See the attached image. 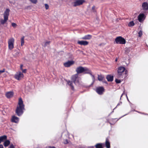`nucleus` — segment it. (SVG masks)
I'll return each mask as SVG.
<instances>
[{
    "label": "nucleus",
    "mask_w": 148,
    "mask_h": 148,
    "mask_svg": "<svg viewBox=\"0 0 148 148\" xmlns=\"http://www.w3.org/2000/svg\"><path fill=\"white\" fill-rule=\"evenodd\" d=\"M23 67V65L22 64L21 65V66H20V69H21V70H22L23 69V68H22Z\"/></svg>",
    "instance_id": "obj_37"
},
{
    "label": "nucleus",
    "mask_w": 148,
    "mask_h": 148,
    "mask_svg": "<svg viewBox=\"0 0 148 148\" xmlns=\"http://www.w3.org/2000/svg\"><path fill=\"white\" fill-rule=\"evenodd\" d=\"M18 105V106L17 107L16 112L18 116H20L23 114V110L25 109L24 105L21 98L19 99Z\"/></svg>",
    "instance_id": "obj_1"
},
{
    "label": "nucleus",
    "mask_w": 148,
    "mask_h": 148,
    "mask_svg": "<svg viewBox=\"0 0 148 148\" xmlns=\"http://www.w3.org/2000/svg\"><path fill=\"white\" fill-rule=\"evenodd\" d=\"M106 79L108 82H112L113 80V77L110 75H108L106 77Z\"/></svg>",
    "instance_id": "obj_16"
},
{
    "label": "nucleus",
    "mask_w": 148,
    "mask_h": 148,
    "mask_svg": "<svg viewBox=\"0 0 148 148\" xmlns=\"http://www.w3.org/2000/svg\"><path fill=\"white\" fill-rule=\"evenodd\" d=\"M105 145L107 148H110V143L109 142L107 138L106 139V140Z\"/></svg>",
    "instance_id": "obj_18"
},
{
    "label": "nucleus",
    "mask_w": 148,
    "mask_h": 148,
    "mask_svg": "<svg viewBox=\"0 0 148 148\" xmlns=\"http://www.w3.org/2000/svg\"><path fill=\"white\" fill-rule=\"evenodd\" d=\"M143 9L144 10H148V4L147 2H144L142 5Z\"/></svg>",
    "instance_id": "obj_14"
},
{
    "label": "nucleus",
    "mask_w": 148,
    "mask_h": 148,
    "mask_svg": "<svg viewBox=\"0 0 148 148\" xmlns=\"http://www.w3.org/2000/svg\"><path fill=\"white\" fill-rule=\"evenodd\" d=\"M138 34L139 36L140 37L142 36V35L143 34L142 32V31H140L139 32Z\"/></svg>",
    "instance_id": "obj_27"
},
{
    "label": "nucleus",
    "mask_w": 148,
    "mask_h": 148,
    "mask_svg": "<svg viewBox=\"0 0 148 148\" xmlns=\"http://www.w3.org/2000/svg\"><path fill=\"white\" fill-rule=\"evenodd\" d=\"M50 42V41H47L46 42L45 44V47L47 46L49 44Z\"/></svg>",
    "instance_id": "obj_29"
},
{
    "label": "nucleus",
    "mask_w": 148,
    "mask_h": 148,
    "mask_svg": "<svg viewBox=\"0 0 148 148\" xmlns=\"http://www.w3.org/2000/svg\"><path fill=\"white\" fill-rule=\"evenodd\" d=\"M4 18V20L2 19L1 21V24H4L8 20V18Z\"/></svg>",
    "instance_id": "obj_25"
},
{
    "label": "nucleus",
    "mask_w": 148,
    "mask_h": 148,
    "mask_svg": "<svg viewBox=\"0 0 148 148\" xmlns=\"http://www.w3.org/2000/svg\"><path fill=\"white\" fill-rule=\"evenodd\" d=\"M127 100H128V97H127Z\"/></svg>",
    "instance_id": "obj_41"
},
{
    "label": "nucleus",
    "mask_w": 148,
    "mask_h": 148,
    "mask_svg": "<svg viewBox=\"0 0 148 148\" xmlns=\"http://www.w3.org/2000/svg\"><path fill=\"white\" fill-rule=\"evenodd\" d=\"M5 69H3L2 70H0V75L5 72Z\"/></svg>",
    "instance_id": "obj_33"
},
{
    "label": "nucleus",
    "mask_w": 148,
    "mask_h": 148,
    "mask_svg": "<svg viewBox=\"0 0 148 148\" xmlns=\"http://www.w3.org/2000/svg\"><path fill=\"white\" fill-rule=\"evenodd\" d=\"M76 71L77 72V74H78L82 73H90L93 79L94 80L95 79L94 76L92 75L90 71L87 68L83 67L82 66H79L76 69Z\"/></svg>",
    "instance_id": "obj_2"
},
{
    "label": "nucleus",
    "mask_w": 148,
    "mask_h": 148,
    "mask_svg": "<svg viewBox=\"0 0 148 148\" xmlns=\"http://www.w3.org/2000/svg\"><path fill=\"white\" fill-rule=\"evenodd\" d=\"M92 10H94L95 9V7L94 6L92 7Z\"/></svg>",
    "instance_id": "obj_40"
},
{
    "label": "nucleus",
    "mask_w": 148,
    "mask_h": 148,
    "mask_svg": "<svg viewBox=\"0 0 148 148\" xmlns=\"http://www.w3.org/2000/svg\"><path fill=\"white\" fill-rule=\"evenodd\" d=\"M115 42L117 44H124L125 43V39L121 36L117 37L115 39Z\"/></svg>",
    "instance_id": "obj_5"
},
{
    "label": "nucleus",
    "mask_w": 148,
    "mask_h": 148,
    "mask_svg": "<svg viewBox=\"0 0 148 148\" xmlns=\"http://www.w3.org/2000/svg\"><path fill=\"white\" fill-rule=\"evenodd\" d=\"M14 95V92L12 91H10L7 92L6 93V96L8 98L12 97Z\"/></svg>",
    "instance_id": "obj_12"
},
{
    "label": "nucleus",
    "mask_w": 148,
    "mask_h": 148,
    "mask_svg": "<svg viewBox=\"0 0 148 148\" xmlns=\"http://www.w3.org/2000/svg\"><path fill=\"white\" fill-rule=\"evenodd\" d=\"M125 68L122 66H120L118 68L117 75L118 78H123L124 75L125 76L127 72L125 71Z\"/></svg>",
    "instance_id": "obj_3"
},
{
    "label": "nucleus",
    "mask_w": 148,
    "mask_h": 148,
    "mask_svg": "<svg viewBox=\"0 0 148 148\" xmlns=\"http://www.w3.org/2000/svg\"><path fill=\"white\" fill-rule=\"evenodd\" d=\"M68 84L71 87V89L72 90L74 89V87L73 85L72 82L71 81H69L67 82Z\"/></svg>",
    "instance_id": "obj_23"
},
{
    "label": "nucleus",
    "mask_w": 148,
    "mask_h": 148,
    "mask_svg": "<svg viewBox=\"0 0 148 148\" xmlns=\"http://www.w3.org/2000/svg\"><path fill=\"white\" fill-rule=\"evenodd\" d=\"M104 78V76L101 75H98V80L99 81H102Z\"/></svg>",
    "instance_id": "obj_22"
},
{
    "label": "nucleus",
    "mask_w": 148,
    "mask_h": 148,
    "mask_svg": "<svg viewBox=\"0 0 148 148\" xmlns=\"http://www.w3.org/2000/svg\"><path fill=\"white\" fill-rule=\"evenodd\" d=\"M7 137L6 135H4L0 137V139L1 142L3 141L4 140L7 139Z\"/></svg>",
    "instance_id": "obj_21"
},
{
    "label": "nucleus",
    "mask_w": 148,
    "mask_h": 148,
    "mask_svg": "<svg viewBox=\"0 0 148 148\" xmlns=\"http://www.w3.org/2000/svg\"><path fill=\"white\" fill-rule=\"evenodd\" d=\"M92 36L90 35H87L82 38V39L84 40H89L91 38Z\"/></svg>",
    "instance_id": "obj_17"
},
{
    "label": "nucleus",
    "mask_w": 148,
    "mask_h": 148,
    "mask_svg": "<svg viewBox=\"0 0 148 148\" xmlns=\"http://www.w3.org/2000/svg\"><path fill=\"white\" fill-rule=\"evenodd\" d=\"M71 79L73 82L76 85L80 84V79L78 77L77 74L73 75Z\"/></svg>",
    "instance_id": "obj_4"
},
{
    "label": "nucleus",
    "mask_w": 148,
    "mask_h": 148,
    "mask_svg": "<svg viewBox=\"0 0 148 148\" xmlns=\"http://www.w3.org/2000/svg\"><path fill=\"white\" fill-rule=\"evenodd\" d=\"M10 144V141L8 140H5L4 143V145L5 147L8 146Z\"/></svg>",
    "instance_id": "obj_20"
},
{
    "label": "nucleus",
    "mask_w": 148,
    "mask_h": 148,
    "mask_svg": "<svg viewBox=\"0 0 148 148\" xmlns=\"http://www.w3.org/2000/svg\"><path fill=\"white\" fill-rule=\"evenodd\" d=\"M0 148H4L2 145H0Z\"/></svg>",
    "instance_id": "obj_38"
},
{
    "label": "nucleus",
    "mask_w": 148,
    "mask_h": 148,
    "mask_svg": "<svg viewBox=\"0 0 148 148\" xmlns=\"http://www.w3.org/2000/svg\"><path fill=\"white\" fill-rule=\"evenodd\" d=\"M22 72L24 73H26V69H23L22 70Z\"/></svg>",
    "instance_id": "obj_34"
},
{
    "label": "nucleus",
    "mask_w": 148,
    "mask_h": 148,
    "mask_svg": "<svg viewBox=\"0 0 148 148\" xmlns=\"http://www.w3.org/2000/svg\"><path fill=\"white\" fill-rule=\"evenodd\" d=\"M12 25L14 27H16V24L14 23H12Z\"/></svg>",
    "instance_id": "obj_32"
},
{
    "label": "nucleus",
    "mask_w": 148,
    "mask_h": 148,
    "mask_svg": "<svg viewBox=\"0 0 148 148\" xmlns=\"http://www.w3.org/2000/svg\"><path fill=\"white\" fill-rule=\"evenodd\" d=\"M24 75L21 72L19 71L17 72L14 75V77L18 80H19L23 78Z\"/></svg>",
    "instance_id": "obj_7"
},
{
    "label": "nucleus",
    "mask_w": 148,
    "mask_h": 148,
    "mask_svg": "<svg viewBox=\"0 0 148 148\" xmlns=\"http://www.w3.org/2000/svg\"><path fill=\"white\" fill-rule=\"evenodd\" d=\"M134 23L133 21H132L129 22V23L128 24V25L129 27H132L134 26Z\"/></svg>",
    "instance_id": "obj_24"
},
{
    "label": "nucleus",
    "mask_w": 148,
    "mask_h": 148,
    "mask_svg": "<svg viewBox=\"0 0 148 148\" xmlns=\"http://www.w3.org/2000/svg\"><path fill=\"white\" fill-rule=\"evenodd\" d=\"M10 148H14L13 145H11L10 147Z\"/></svg>",
    "instance_id": "obj_36"
},
{
    "label": "nucleus",
    "mask_w": 148,
    "mask_h": 148,
    "mask_svg": "<svg viewBox=\"0 0 148 148\" xmlns=\"http://www.w3.org/2000/svg\"><path fill=\"white\" fill-rule=\"evenodd\" d=\"M30 1L34 3H36L37 1V0H30Z\"/></svg>",
    "instance_id": "obj_30"
},
{
    "label": "nucleus",
    "mask_w": 148,
    "mask_h": 148,
    "mask_svg": "<svg viewBox=\"0 0 148 148\" xmlns=\"http://www.w3.org/2000/svg\"><path fill=\"white\" fill-rule=\"evenodd\" d=\"M115 82L117 83H120L121 82V81L117 79H115Z\"/></svg>",
    "instance_id": "obj_28"
},
{
    "label": "nucleus",
    "mask_w": 148,
    "mask_h": 148,
    "mask_svg": "<svg viewBox=\"0 0 148 148\" xmlns=\"http://www.w3.org/2000/svg\"><path fill=\"white\" fill-rule=\"evenodd\" d=\"M68 143V140L67 139L65 140V141L64 142V143L65 144H67Z\"/></svg>",
    "instance_id": "obj_35"
},
{
    "label": "nucleus",
    "mask_w": 148,
    "mask_h": 148,
    "mask_svg": "<svg viewBox=\"0 0 148 148\" xmlns=\"http://www.w3.org/2000/svg\"><path fill=\"white\" fill-rule=\"evenodd\" d=\"M14 39L12 38L8 40V48L10 50H12L14 48Z\"/></svg>",
    "instance_id": "obj_6"
},
{
    "label": "nucleus",
    "mask_w": 148,
    "mask_h": 148,
    "mask_svg": "<svg viewBox=\"0 0 148 148\" xmlns=\"http://www.w3.org/2000/svg\"><path fill=\"white\" fill-rule=\"evenodd\" d=\"M117 59H116V61H117Z\"/></svg>",
    "instance_id": "obj_42"
},
{
    "label": "nucleus",
    "mask_w": 148,
    "mask_h": 148,
    "mask_svg": "<svg viewBox=\"0 0 148 148\" xmlns=\"http://www.w3.org/2000/svg\"><path fill=\"white\" fill-rule=\"evenodd\" d=\"M24 37H23L21 38V46H23L24 44Z\"/></svg>",
    "instance_id": "obj_26"
},
{
    "label": "nucleus",
    "mask_w": 148,
    "mask_h": 148,
    "mask_svg": "<svg viewBox=\"0 0 148 148\" xmlns=\"http://www.w3.org/2000/svg\"><path fill=\"white\" fill-rule=\"evenodd\" d=\"M45 8L46 10L48 9L49 8V6L47 4H45Z\"/></svg>",
    "instance_id": "obj_31"
},
{
    "label": "nucleus",
    "mask_w": 148,
    "mask_h": 148,
    "mask_svg": "<svg viewBox=\"0 0 148 148\" xmlns=\"http://www.w3.org/2000/svg\"><path fill=\"white\" fill-rule=\"evenodd\" d=\"M104 88L102 87H99L96 89V92L99 94L101 95L104 91Z\"/></svg>",
    "instance_id": "obj_9"
},
{
    "label": "nucleus",
    "mask_w": 148,
    "mask_h": 148,
    "mask_svg": "<svg viewBox=\"0 0 148 148\" xmlns=\"http://www.w3.org/2000/svg\"><path fill=\"white\" fill-rule=\"evenodd\" d=\"M74 63L73 61H69L64 63V66L67 67H69Z\"/></svg>",
    "instance_id": "obj_8"
},
{
    "label": "nucleus",
    "mask_w": 148,
    "mask_h": 148,
    "mask_svg": "<svg viewBox=\"0 0 148 148\" xmlns=\"http://www.w3.org/2000/svg\"><path fill=\"white\" fill-rule=\"evenodd\" d=\"M10 10L8 9H7L4 12L3 14L4 18H8V16L9 15Z\"/></svg>",
    "instance_id": "obj_10"
},
{
    "label": "nucleus",
    "mask_w": 148,
    "mask_h": 148,
    "mask_svg": "<svg viewBox=\"0 0 148 148\" xmlns=\"http://www.w3.org/2000/svg\"><path fill=\"white\" fill-rule=\"evenodd\" d=\"M77 43L81 45H86L88 44V42L86 41H79Z\"/></svg>",
    "instance_id": "obj_13"
},
{
    "label": "nucleus",
    "mask_w": 148,
    "mask_h": 148,
    "mask_svg": "<svg viewBox=\"0 0 148 148\" xmlns=\"http://www.w3.org/2000/svg\"><path fill=\"white\" fill-rule=\"evenodd\" d=\"M11 121L13 122L16 123L18 122L19 121V119L17 117L15 116H13L12 118Z\"/></svg>",
    "instance_id": "obj_15"
},
{
    "label": "nucleus",
    "mask_w": 148,
    "mask_h": 148,
    "mask_svg": "<svg viewBox=\"0 0 148 148\" xmlns=\"http://www.w3.org/2000/svg\"><path fill=\"white\" fill-rule=\"evenodd\" d=\"M144 15L143 14H140L138 16V19L140 22H142L144 19Z\"/></svg>",
    "instance_id": "obj_11"
},
{
    "label": "nucleus",
    "mask_w": 148,
    "mask_h": 148,
    "mask_svg": "<svg viewBox=\"0 0 148 148\" xmlns=\"http://www.w3.org/2000/svg\"><path fill=\"white\" fill-rule=\"evenodd\" d=\"M96 148H103L102 143H97L95 145Z\"/></svg>",
    "instance_id": "obj_19"
},
{
    "label": "nucleus",
    "mask_w": 148,
    "mask_h": 148,
    "mask_svg": "<svg viewBox=\"0 0 148 148\" xmlns=\"http://www.w3.org/2000/svg\"><path fill=\"white\" fill-rule=\"evenodd\" d=\"M48 148H56L54 147H48Z\"/></svg>",
    "instance_id": "obj_39"
}]
</instances>
